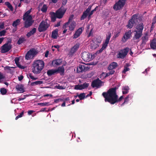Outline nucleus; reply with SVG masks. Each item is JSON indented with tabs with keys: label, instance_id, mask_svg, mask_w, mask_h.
Returning a JSON list of instances; mask_svg holds the SVG:
<instances>
[{
	"label": "nucleus",
	"instance_id": "nucleus-20",
	"mask_svg": "<svg viewBox=\"0 0 156 156\" xmlns=\"http://www.w3.org/2000/svg\"><path fill=\"white\" fill-rule=\"evenodd\" d=\"M118 66L117 63L115 62H112L110 63L108 67V69L110 70L111 69H115Z\"/></svg>",
	"mask_w": 156,
	"mask_h": 156
},
{
	"label": "nucleus",
	"instance_id": "nucleus-62",
	"mask_svg": "<svg viewBox=\"0 0 156 156\" xmlns=\"http://www.w3.org/2000/svg\"><path fill=\"white\" fill-rule=\"evenodd\" d=\"M23 76H21L18 77V80L19 81H21L23 79Z\"/></svg>",
	"mask_w": 156,
	"mask_h": 156
},
{
	"label": "nucleus",
	"instance_id": "nucleus-34",
	"mask_svg": "<svg viewBox=\"0 0 156 156\" xmlns=\"http://www.w3.org/2000/svg\"><path fill=\"white\" fill-rule=\"evenodd\" d=\"M56 73V69H51L48 70L47 72V74L48 76H51Z\"/></svg>",
	"mask_w": 156,
	"mask_h": 156
},
{
	"label": "nucleus",
	"instance_id": "nucleus-51",
	"mask_svg": "<svg viewBox=\"0 0 156 156\" xmlns=\"http://www.w3.org/2000/svg\"><path fill=\"white\" fill-rule=\"evenodd\" d=\"M48 103H38V105H41L42 106H44L48 105Z\"/></svg>",
	"mask_w": 156,
	"mask_h": 156
},
{
	"label": "nucleus",
	"instance_id": "nucleus-25",
	"mask_svg": "<svg viewBox=\"0 0 156 156\" xmlns=\"http://www.w3.org/2000/svg\"><path fill=\"white\" fill-rule=\"evenodd\" d=\"M73 15H71L69 18V20L68 22L66 23H65L64 25H63L62 27H63V28H65L68 27V26L69 23L71 22V21H72V20L73 19Z\"/></svg>",
	"mask_w": 156,
	"mask_h": 156
},
{
	"label": "nucleus",
	"instance_id": "nucleus-60",
	"mask_svg": "<svg viewBox=\"0 0 156 156\" xmlns=\"http://www.w3.org/2000/svg\"><path fill=\"white\" fill-rule=\"evenodd\" d=\"M34 112V111L33 110H29L28 112V114L30 115Z\"/></svg>",
	"mask_w": 156,
	"mask_h": 156
},
{
	"label": "nucleus",
	"instance_id": "nucleus-49",
	"mask_svg": "<svg viewBox=\"0 0 156 156\" xmlns=\"http://www.w3.org/2000/svg\"><path fill=\"white\" fill-rule=\"evenodd\" d=\"M16 64L17 66L20 69H24L25 68L24 66L20 65L19 63H17V64Z\"/></svg>",
	"mask_w": 156,
	"mask_h": 156
},
{
	"label": "nucleus",
	"instance_id": "nucleus-16",
	"mask_svg": "<svg viewBox=\"0 0 156 156\" xmlns=\"http://www.w3.org/2000/svg\"><path fill=\"white\" fill-rule=\"evenodd\" d=\"M131 34V30L126 32L122 38V42L124 43L127 41V39L130 38Z\"/></svg>",
	"mask_w": 156,
	"mask_h": 156
},
{
	"label": "nucleus",
	"instance_id": "nucleus-54",
	"mask_svg": "<svg viewBox=\"0 0 156 156\" xmlns=\"http://www.w3.org/2000/svg\"><path fill=\"white\" fill-rule=\"evenodd\" d=\"M115 72V71L114 70H113V69H111L110 70H109V71L108 72V73L110 75H112Z\"/></svg>",
	"mask_w": 156,
	"mask_h": 156
},
{
	"label": "nucleus",
	"instance_id": "nucleus-46",
	"mask_svg": "<svg viewBox=\"0 0 156 156\" xmlns=\"http://www.w3.org/2000/svg\"><path fill=\"white\" fill-rule=\"evenodd\" d=\"M27 76L30 79L33 80H36L37 79V78L34 77V76L32 75V74L30 73L28 74Z\"/></svg>",
	"mask_w": 156,
	"mask_h": 156
},
{
	"label": "nucleus",
	"instance_id": "nucleus-47",
	"mask_svg": "<svg viewBox=\"0 0 156 156\" xmlns=\"http://www.w3.org/2000/svg\"><path fill=\"white\" fill-rule=\"evenodd\" d=\"M55 87L58 89L60 90H63L65 89L64 87L60 86L59 85H57L55 86Z\"/></svg>",
	"mask_w": 156,
	"mask_h": 156
},
{
	"label": "nucleus",
	"instance_id": "nucleus-35",
	"mask_svg": "<svg viewBox=\"0 0 156 156\" xmlns=\"http://www.w3.org/2000/svg\"><path fill=\"white\" fill-rule=\"evenodd\" d=\"M129 90V87L128 86L123 87L122 89V94H126L128 93Z\"/></svg>",
	"mask_w": 156,
	"mask_h": 156
},
{
	"label": "nucleus",
	"instance_id": "nucleus-64",
	"mask_svg": "<svg viewBox=\"0 0 156 156\" xmlns=\"http://www.w3.org/2000/svg\"><path fill=\"white\" fill-rule=\"evenodd\" d=\"M92 94V91H90V92H89V94H88L86 96V98H87V97H89V96H91Z\"/></svg>",
	"mask_w": 156,
	"mask_h": 156
},
{
	"label": "nucleus",
	"instance_id": "nucleus-2",
	"mask_svg": "<svg viewBox=\"0 0 156 156\" xmlns=\"http://www.w3.org/2000/svg\"><path fill=\"white\" fill-rule=\"evenodd\" d=\"M44 66V63L42 60H37L34 61L32 65V71L35 74L40 73L43 69Z\"/></svg>",
	"mask_w": 156,
	"mask_h": 156
},
{
	"label": "nucleus",
	"instance_id": "nucleus-23",
	"mask_svg": "<svg viewBox=\"0 0 156 156\" xmlns=\"http://www.w3.org/2000/svg\"><path fill=\"white\" fill-rule=\"evenodd\" d=\"M151 48L153 49H156V38L153 39L150 43Z\"/></svg>",
	"mask_w": 156,
	"mask_h": 156
},
{
	"label": "nucleus",
	"instance_id": "nucleus-61",
	"mask_svg": "<svg viewBox=\"0 0 156 156\" xmlns=\"http://www.w3.org/2000/svg\"><path fill=\"white\" fill-rule=\"evenodd\" d=\"M49 96H50V97H52L53 95L51 94H45L43 95V96L44 97H48Z\"/></svg>",
	"mask_w": 156,
	"mask_h": 156
},
{
	"label": "nucleus",
	"instance_id": "nucleus-18",
	"mask_svg": "<svg viewBox=\"0 0 156 156\" xmlns=\"http://www.w3.org/2000/svg\"><path fill=\"white\" fill-rule=\"evenodd\" d=\"M83 30L82 27H80L76 31L75 33L73 36V38L76 39L79 37L82 33Z\"/></svg>",
	"mask_w": 156,
	"mask_h": 156
},
{
	"label": "nucleus",
	"instance_id": "nucleus-27",
	"mask_svg": "<svg viewBox=\"0 0 156 156\" xmlns=\"http://www.w3.org/2000/svg\"><path fill=\"white\" fill-rule=\"evenodd\" d=\"M76 26V23L74 21H72L69 26V30L73 31Z\"/></svg>",
	"mask_w": 156,
	"mask_h": 156
},
{
	"label": "nucleus",
	"instance_id": "nucleus-33",
	"mask_svg": "<svg viewBox=\"0 0 156 156\" xmlns=\"http://www.w3.org/2000/svg\"><path fill=\"white\" fill-rule=\"evenodd\" d=\"M20 20L18 19L13 21L12 24V26L15 28H17L18 25L20 24Z\"/></svg>",
	"mask_w": 156,
	"mask_h": 156
},
{
	"label": "nucleus",
	"instance_id": "nucleus-7",
	"mask_svg": "<svg viewBox=\"0 0 156 156\" xmlns=\"http://www.w3.org/2000/svg\"><path fill=\"white\" fill-rule=\"evenodd\" d=\"M67 9L63 6H61L55 12L57 15V18L61 19L64 15Z\"/></svg>",
	"mask_w": 156,
	"mask_h": 156
},
{
	"label": "nucleus",
	"instance_id": "nucleus-10",
	"mask_svg": "<svg viewBox=\"0 0 156 156\" xmlns=\"http://www.w3.org/2000/svg\"><path fill=\"white\" fill-rule=\"evenodd\" d=\"M137 17L138 15L137 14H134L132 16L131 18L129 20L128 25L126 26L129 29L132 28L135 23V22L137 19Z\"/></svg>",
	"mask_w": 156,
	"mask_h": 156
},
{
	"label": "nucleus",
	"instance_id": "nucleus-8",
	"mask_svg": "<svg viewBox=\"0 0 156 156\" xmlns=\"http://www.w3.org/2000/svg\"><path fill=\"white\" fill-rule=\"evenodd\" d=\"M104 82L98 78L94 80L91 83V86L93 88H100L104 85Z\"/></svg>",
	"mask_w": 156,
	"mask_h": 156
},
{
	"label": "nucleus",
	"instance_id": "nucleus-48",
	"mask_svg": "<svg viewBox=\"0 0 156 156\" xmlns=\"http://www.w3.org/2000/svg\"><path fill=\"white\" fill-rule=\"evenodd\" d=\"M6 32V30H3L2 31H0V36H2L5 35Z\"/></svg>",
	"mask_w": 156,
	"mask_h": 156
},
{
	"label": "nucleus",
	"instance_id": "nucleus-28",
	"mask_svg": "<svg viewBox=\"0 0 156 156\" xmlns=\"http://www.w3.org/2000/svg\"><path fill=\"white\" fill-rule=\"evenodd\" d=\"M26 41V39L25 37L21 36L18 39L17 42V44L19 45H20Z\"/></svg>",
	"mask_w": 156,
	"mask_h": 156
},
{
	"label": "nucleus",
	"instance_id": "nucleus-40",
	"mask_svg": "<svg viewBox=\"0 0 156 156\" xmlns=\"http://www.w3.org/2000/svg\"><path fill=\"white\" fill-rule=\"evenodd\" d=\"M33 57V56L31 55L30 53H29L28 54V52L25 55V59L27 60H29Z\"/></svg>",
	"mask_w": 156,
	"mask_h": 156
},
{
	"label": "nucleus",
	"instance_id": "nucleus-53",
	"mask_svg": "<svg viewBox=\"0 0 156 156\" xmlns=\"http://www.w3.org/2000/svg\"><path fill=\"white\" fill-rule=\"evenodd\" d=\"M5 77L0 72V82H1V80L4 79Z\"/></svg>",
	"mask_w": 156,
	"mask_h": 156
},
{
	"label": "nucleus",
	"instance_id": "nucleus-59",
	"mask_svg": "<svg viewBox=\"0 0 156 156\" xmlns=\"http://www.w3.org/2000/svg\"><path fill=\"white\" fill-rule=\"evenodd\" d=\"M49 51H46L45 53L44 56L46 57H47L48 55Z\"/></svg>",
	"mask_w": 156,
	"mask_h": 156
},
{
	"label": "nucleus",
	"instance_id": "nucleus-22",
	"mask_svg": "<svg viewBox=\"0 0 156 156\" xmlns=\"http://www.w3.org/2000/svg\"><path fill=\"white\" fill-rule=\"evenodd\" d=\"M85 66L81 65H79L77 68V73H80L83 71H84L85 70Z\"/></svg>",
	"mask_w": 156,
	"mask_h": 156
},
{
	"label": "nucleus",
	"instance_id": "nucleus-17",
	"mask_svg": "<svg viewBox=\"0 0 156 156\" xmlns=\"http://www.w3.org/2000/svg\"><path fill=\"white\" fill-rule=\"evenodd\" d=\"M80 45V43H77L71 48L69 52L70 55H73L77 50L79 48Z\"/></svg>",
	"mask_w": 156,
	"mask_h": 156
},
{
	"label": "nucleus",
	"instance_id": "nucleus-5",
	"mask_svg": "<svg viewBox=\"0 0 156 156\" xmlns=\"http://www.w3.org/2000/svg\"><path fill=\"white\" fill-rule=\"evenodd\" d=\"M126 0H119L114 5L113 8L115 11L122 9L126 3Z\"/></svg>",
	"mask_w": 156,
	"mask_h": 156
},
{
	"label": "nucleus",
	"instance_id": "nucleus-45",
	"mask_svg": "<svg viewBox=\"0 0 156 156\" xmlns=\"http://www.w3.org/2000/svg\"><path fill=\"white\" fill-rule=\"evenodd\" d=\"M129 98V95L127 96L125 98L124 100V102L121 105V106L123 105H124L125 103L126 102H127L129 100L128 99Z\"/></svg>",
	"mask_w": 156,
	"mask_h": 156
},
{
	"label": "nucleus",
	"instance_id": "nucleus-1",
	"mask_svg": "<svg viewBox=\"0 0 156 156\" xmlns=\"http://www.w3.org/2000/svg\"><path fill=\"white\" fill-rule=\"evenodd\" d=\"M116 88L115 87L109 89L106 92H103L102 95L105 98V102H108L111 104L113 105L120 102L123 99V97L121 96L118 98V96L117 94Z\"/></svg>",
	"mask_w": 156,
	"mask_h": 156
},
{
	"label": "nucleus",
	"instance_id": "nucleus-24",
	"mask_svg": "<svg viewBox=\"0 0 156 156\" xmlns=\"http://www.w3.org/2000/svg\"><path fill=\"white\" fill-rule=\"evenodd\" d=\"M16 87V89L17 90L20 91V93H23L24 92L23 86L22 84L17 85Z\"/></svg>",
	"mask_w": 156,
	"mask_h": 156
},
{
	"label": "nucleus",
	"instance_id": "nucleus-43",
	"mask_svg": "<svg viewBox=\"0 0 156 156\" xmlns=\"http://www.w3.org/2000/svg\"><path fill=\"white\" fill-rule=\"evenodd\" d=\"M24 114V112H22L20 115H18L15 118L16 120L18 119L19 118L22 117Z\"/></svg>",
	"mask_w": 156,
	"mask_h": 156
},
{
	"label": "nucleus",
	"instance_id": "nucleus-3",
	"mask_svg": "<svg viewBox=\"0 0 156 156\" xmlns=\"http://www.w3.org/2000/svg\"><path fill=\"white\" fill-rule=\"evenodd\" d=\"M144 25L143 23L137 24L136 27V30H135V33L133 38L134 42H138L139 41V38L142 35Z\"/></svg>",
	"mask_w": 156,
	"mask_h": 156
},
{
	"label": "nucleus",
	"instance_id": "nucleus-12",
	"mask_svg": "<svg viewBox=\"0 0 156 156\" xmlns=\"http://www.w3.org/2000/svg\"><path fill=\"white\" fill-rule=\"evenodd\" d=\"M12 48V46L9 44V42L2 45L1 48L2 53H5L8 52Z\"/></svg>",
	"mask_w": 156,
	"mask_h": 156
},
{
	"label": "nucleus",
	"instance_id": "nucleus-56",
	"mask_svg": "<svg viewBox=\"0 0 156 156\" xmlns=\"http://www.w3.org/2000/svg\"><path fill=\"white\" fill-rule=\"evenodd\" d=\"M19 58L16 57L15 58L14 61L16 64L17 63H19Z\"/></svg>",
	"mask_w": 156,
	"mask_h": 156
},
{
	"label": "nucleus",
	"instance_id": "nucleus-63",
	"mask_svg": "<svg viewBox=\"0 0 156 156\" xmlns=\"http://www.w3.org/2000/svg\"><path fill=\"white\" fill-rule=\"evenodd\" d=\"M60 99L59 98L55 99L54 102L55 103H58L59 102V101H60Z\"/></svg>",
	"mask_w": 156,
	"mask_h": 156
},
{
	"label": "nucleus",
	"instance_id": "nucleus-14",
	"mask_svg": "<svg viewBox=\"0 0 156 156\" xmlns=\"http://www.w3.org/2000/svg\"><path fill=\"white\" fill-rule=\"evenodd\" d=\"M89 85V83H84L82 84H78L75 86L74 89L76 90H82L87 88Z\"/></svg>",
	"mask_w": 156,
	"mask_h": 156
},
{
	"label": "nucleus",
	"instance_id": "nucleus-11",
	"mask_svg": "<svg viewBox=\"0 0 156 156\" xmlns=\"http://www.w3.org/2000/svg\"><path fill=\"white\" fill-rule=\"evenodd\" d=\"M48 27L47 22L43 21L40 24L38 28V30L40 32L45 31L47 30Z\"/></svg>",
	"mask_w": 156,
	"mask_h": 156
},
{
	"label": "nucleus",
	"instance_id": "nucleus-57",
	"mask_svg": "<svg viewBox=\"0 0 156 156\" xmlns=\"http://www.w3.org/2000/svg\"><path fill=\"white\" fill-rule=\"evenodd\" d=\"M4 26V23H0V28L3 29Z\"/></svg>",
	"mask_w": 156,
	"mask_h": 156
},
{
	"label": "nucleus",
	"instance_id": "nucleus-44",
	"mask_svg": "<svg viewBox=\"0 0 156 156\" xmlns=\"http://www.w3.org/2000/svg\"><path fill=\"white\" fill-rule=\"evenodd\" d=\"M105 73L104 72H103L100 75V78L101 79V80H103L105 78Z\"/></svg>",
	"mask_w": 156,
	"mask_h": 156
},
{
	"label": "nucleus",
	"instance_id": "nucleus-50",
	"mask_svg": "<svg viewBox=\"0 0 156 156\" xmlns=\"http://www.w3.org/2000/svg\"><path fill=\"white\" fill-rule=\"evenodd\" d=\"M67 0H62L61 6H63L66 5L67 2Z\"/></svg>",
	"mask_w": 156,
	"mask_h": 156
},
{
	"label": "nucleus",
	"instance_id": "nucleus-36",
	"mask_svg": "<svg viewBox=\"0 0 156 156\" xmlns=\"http://www.w3.org/2000/svg\"><path fill=\"white\" fill-rule=\"evenodd\" d=\"M58 31L56 30L52 31L51 34V37L54 39H56L57 37Z\"/></svg>",
	"mask_w": 156,
	"mask_h": 156
},
{
	"label": "nucleus",
	"instance_id": "nucleus-32",
	"mask_svg": "<svg viewBox=\"0 0 156 156\" xmlns=\"http://www.w3.org/2000/svg\"><path fill=\"white\" fill-rule=\"evenodd\" d=\"M30 53L33 57L37 53V52L36 50L34 48L31 49L29 51H28V54Z\"/></svg>",
	"mask_w": 156,
	"mask_h": 156
},
{
	"label": "nucleus",
	"instance_id": "nucleus-41",
	"mask_svg": "<svg viewBox=\"0 0 156 156\" xmlns=\"http://www.w3.org/2000/svg\"><path fill=\"white\" fill-rule=\"evenodd\" d=\"M47 7L46 5H44L42 8L41 9V10L43 12H47Z\"/></svg>",
	"mask_w": 156,
	"mask_h": 156
},
{
	"label": "nucleus",
	"instance_id": "nucleus-30",
	"mask_svg": "<svg viewBox=\"0 0 156 156\" xmlns=\"http://www.w3.org/2000/svg\"><path fill=\"white\" fill-rule=\"evenodd\" d=\"M130 66V65L129 63H126V65L124 67V69L122 72L123 73L125 74L126 72L130 70L129 68H128V67Z\"/></svg>",
	"mask_w": 156,
	"mask_h": 156
},
{
	"label": "nucleus",
	"instance_id": "nucleus-52",
	"mask_svg": "<svg viewBox=\"0 0 156 156\" xmlns=\"http://www.w3.org/2000/svg\"><path fill=\"white\" fill-rule=\"evenodd\" d=\"M98 8V7L96 6L93 10L91 11L90 12H89V13H90V15L91 14L92 15L93 14L94 12Z\"/></svg>",
	"mask_w": 156,
	"mask_h": 156
},
{
	"label": "nucleus",
	"instance_id": "nucleus-31",
	"mask_svg": "<svg viewBox=\"0 0 156 156\" xmlns=\"http://www.w3.org/2000/svg\"><path fill=\"white\" fill-rule=\"evenodd\" d=\"M51 15V18L52 21L54 22L56 20V18H57V15L55 12H51L50 13Z\"/></svg>",
	"mask_w": 156,
	"mask_h": 156
},
{
	"label": "nucleus",
	"instance_id": "nucleus-26",
	"mask_svg": "<svg viewBox=\"0 0 156 156\" xmlns=\"http://www.w3.org/2000/svg\"><path fill=\"white\" fill-rule=\"evenodd\" d=\"M62 63L61 59H57L53 60L52 62V64L54 66H59Z\"/></svg>",
	"mask_w": 156,
	"mask_h": 156
},
{
	"label": "nucleus",
	"instance_id": "nucleus-42",
	"mask_svg": "<svg viewBox=\"0 0 156 156\" xmlns=\"http://www.w3.org/2000/svg\"><path fill=\"white\" fill-rule=\"evenodd\" d=\"M0 92L2 94L4 95L6 93L7 91L6 89L4 88H2L0 89Z\"/></svg>",
	"mask_w": 156,
	"mask_h": 156
},
{
	"label": "nucleus",
	"instance_id": "nucleus-6",
	"mask_svg": "<svg viewBox=\"0 0 156 156\" xmlns=\"http://www.w3.org/2000/svg\"><path fill=\"white\" fill-rule=\"evenodd\" d=\"M129 50V48L128 47L121 50L117 55V58L124 59L127 55Z\"/></svg>",
	"mask_w": 156,
	"mask_h": 156
},
{
	"label": "nucleus",
	"instance_id": "nucleus-9",
	"mask_svg": "<svg viewBox=\"0 0 156 156\" xmlns=\"http://www.w3.org/2000/svg\"><path fill=\"white\" fill-rule=\"evenodd\" d=\"M111 37V34L110 32L108 33V34L106 35V39L105 42L102 44L101 48L99 51V52H102L107 47L109 41Z\"/></svg>",
	"mask_w": 156,
	"mask_h": 156
},
{
	"label": "nucleus",
	"instance_id": "nucleus-21",
	"mask_svg": "<svg viewBox=\"0 0 156 156\" xmlns=\"http://www.w3.org/2000/svg\"><path fill=\"white\" fill-rule=\"evenodd\" d=\"M56 73H60L61 75H63L64 73V68L63 66L58 67L56 69Z\"/></svg>",
	"mask_w": 156,
	"mask_h": 156
},
{
	"label": "nucleus",
	"instance_id": "nucleus-4",
	"mask_svg": "<svg viewBox=\"0 0 156 156\" xmlns=\"http://www.w3.org/2000/svg\"><path fill=\"white\" fill-rule=\"evenodd\" d=\"M31 12V9L27 11L23 16V19L25 21L24 27L26 28L31 26L34 22L31 15H30Z\"/></svg>",
	"mask_w": 156,
	"mask_h": 156
},
{
	"label": "nucleus",
	"instance_id": "nucleus-13",
	"mask_svg": "<svg viewBox=\"0 0 156 156\" xmlns=\"http://www.w3.org/2000/svg\"><path fill=\"white\" fill-rule=\"evenodd\" d=\"M92 57L91 55L87 52H84L82 53V58L84 61H90L92 59Z\"/></svg>",
	"mask_w": 156,
	"mask_h": 156
},
{
	"label": "nucleus",
	"instance_id": "nucleus-39",
	"mask_svg": "<svg viewBox=\"0 0 156 156\" xmlns=\"http://www.w3.org/2000/svg\"><path fill=\"white\" fill-rule=\"evenodd\" d=\"M78 97L80 100H82L84 99L85 97V94L84 93H80L79 95H78Z\"/></svg>",
	"mask_w": 156,
	"mask_h": 156
},
{
	"label": "nucleus",
	"instance_id": "nucleus-19",
	"mask_svg": "<svg viewBox=\"0 0 156 156\" xmlns=\"http://www.w3.org/2000/svg\"><path fill=\"white\" fill-rule=\"evenodd\" d=\"M141 39L142 43H141V45L142 46H144L148 40L147 34H145L144 36L142 37Z\"/></svg>",
	"mask_w": 156,
	"mask_h": 156
},
{
	"label": "nucleus",
	"instance_id": "nucleus-38",
	"mask_svg": "<svg viewBox=\"0 0 156 156\" xmlns=\"http://www.w3.org/2000/svg\"><path fill=\"white\" fill-rule=\"evenodd\" d=\"M5 4L7 6V7L10 9V10L12 11L13 10V7L11 4L8 2H5Z\"/></svg>",
	"mask_w": 156,
	"mask_h": 156
},
{
	"label": "nucleus",
	"instance_id": "nucleus-37",
	"mask_svg": "<svg viewBox=\"0 0 156 156\" xmlns=\"http://www.w3.org/2000/svg\"><path fill=\"white\" fill-rule=\"evenodd\" d=\"M43 83V82L41 81H38L34 82H32L31 83V86H34L38 85H41Z\"/></svg>",
	"mask_w": 156,
	"mask_h": 156
},
{
	"label": "nucleus",
	"instance_id": "nucleus-58",
	"mask_svg": "<svg viewBox=\"0 0 156 156\" xmlns=\"http://www.w3.org/2000/svg\"><path fill=\"white\" fill-rule=\"evenodd\" d=\"M154 24H153L152 23L150 29V32H151L153 30V29L154 28Z\"/></svg>",
	"mask_w": 156,
	"mask_h": 156
},
{
	"label": "nucleus",
	"instance_id": "nucleus-15",
	"mask_svg": "<svg viewBox=\"0 0 156 156\" xmlns=\"http://www.w3.org/2000/svg\"><path fill=\"white\" fill-rule=\"evenodd\" d=\"M92 6L89 5L88 8L84 11L80 18L81 20H84L87 16L91 9Z\"/></svg>",
	"mask_w": 156,
	"mask_h": 156
},
{
	"label": "nucleus",
	"instance_id": "nucleus-29",
	"mask_svg": "<svg viewBox=\"0 0 156 156\" xmlns=\"http://www.w3.org/2000/svg\"><path fill=\"white\" fill-rule=\"evenodd\" d=\"M36 29L35 28H34L32 30H30V32L27 33L26 34L27 36L28 37H29L33 35L35 33H36Z\"/></svg>",
	"mask_w": 156,
	"mask_h": 156
},
{
	"label": "nucleus",
	"instance_id": "nucleus-55",
	"mask_svg": "<svg viewBox=\"0 0 156 156\" xmlns=\"http://www.w3.org/2000/svg\"><path fill=\"white\" fill-rule=\"evenodd\" d=\"M10 68L11 67L9 66H6L4 67V69L5 70H8L9 71L11 70Z\"/></svg>",
	"mask_w": 156,
	"mask_h": 156
}]
</instances>
